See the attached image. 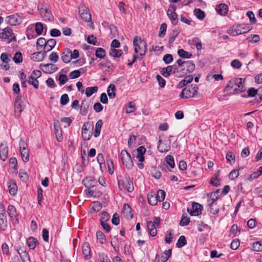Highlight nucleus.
Instances as JSON below:
<instances>
[{"label":"nucleus","instance_id":"12","mask_svg":"<svg viewBox=\"0 0 262 262\" xmlns=\"http://www.w3.org/2000/svg\"><path fill=\"white\" fill-rule=\"evenodd\" d=\"M79 12L81 18L84 21L89 22L91 20V15L86 7L80 6L79 8Z\"/></svg>","mask_w":262,"mask_h":262},{"label":"nucleus","instance_id":"1","mask_svg":"<svg viewBox=\"0 0 262 262\" xmlns=\"http://www.w3.org/2000/svg\"><path fill=\"white\" fill-rule=\"evenodd\" d=\"M252 27L248 24H235L227 30V33L232 36H236L248 32Z\"/></svg>","mask_w":262,"mask_h":262},{"label":"nucleus","instance_id":"50","mask_svg":"<svg viewBox=\"0 0 262 262\" xmlns=\"http://www.w3.org/2000/svg\"><path fill=\"white\" fill-rule=\"evenodd\" d=\"M165 160L166 162V163L169 165V166L173 168L175 166L174 161L173 157L170 155H167L166 156L165 158Z\"/></svg>","mask_w":262,"mask_h":262},{"label":"nucleus","instance_id":"64","mask_svg":"<svg viewBox=\"0 0 262 262\" xmlns=\"http://www.w3.org/2000/svg\"><path fill=\"white\" fill-rule=\"evenodd\" d=\"M253 249L255 251H262V244L260 242H254L253 244Z\"/></svg>","mask_w":262,"mask_h":262},{"label":"nucleus","instance_id":"46","mask_svg":"<svg viewBox=\"0 0 262 262\" xmlns=\"http://www.w3.org/2000/svg\"><path fill=\"white\" fill-rule=\"evenodd\" d=\"M194 15L195 16L200 20H203L205 16V12L202 10L201 9H195L194 10Z\"/></svg>","mask_w":262,"mask_h":262},{"label":"nucleus","instance_id":"5","mask_svg":"<svg viewBox=\"0 0 262 262\" xmlns=\"http://www.w3.org/2000/svg\"><path fill=\"white\" fill-rule=\"evenodd\" d=\"M120 157L123 165L127 169H130L134 164L130 154L126 150H122L120 153Z\"/></svg>","mask_w":262,"mask_h":262},{"label":"nucleus","instance_id":"45","mask_svg":"<svg viewBox=\"0 0 262 262\" xmlns=\"http://www.w3.org/2000/svg\"><path fill=\"white\" fill-rule=\"evenodd\" d=\"M111 244L113 247L115 251L118 252L119 250V245L118 239L116 236H114L111 241Z\"/></svg>","mask_w":262,"mask_h":262},{"label":"nucleus","instance_id":"20","mask_svg":"<svg viewBox=\"0 0 262 262\" xmlns=\"http://www.w3.org/2000/svg\"><path fill=\"white\" fill-rule=\"evenodd\" d=\"M123 213L124 216L128 220L133 219L134 213L132 211V208L128 204H125L123 206Z\"/></svg>","mask_w":262,"mask_h":262},{"label":"nucleus","instance_id":"16","mask_svg":"<svg viewBox=\"0 0 262 262\" xmlns=\"http://www.w3.org/2000/svg\"><path fill=\"white\" fill-rule=\"evenodd\" d=\"M233 80L234 82H236L235 85L236 86V88L234 89V90L235 92L237 93V94H238L241 93L245 92L246 90L243 84L244 79L243 80L241 78H236L233 79Z\"/></svg>","mask_w":262,"mask_h":262},{"label":"nucleus","instance_id":"63","mask_svg":"<svg viewBox=\"0 0 262 262\" xmlns=\"http://www.w3.org/2000/svg\"><path fill=\"white\" fill-rule=\"evenodd\" d=\"M43 27L41 23H36L35 24V31L38 35H41L42 33Z\"/></svg>","mask_w":262,"mask_h":262},{"label":"nucleus","instance_id":"27","mask_svg":"<svg viewBox=\"0 0 262 262\" xmlns=\"http://www.w3.org/2000/svg\"><path fill=\"white\" fill-rule=\"evenodd\" d=\"M13 34V30L10 27H6L0 33V38L7 39Z\"/></svg>","mask_w":262,"mask_h":262},{"label":"nucleus","instance_id":"15","mask_svg":"<svg viewBox=\"0 0 262 262\" xmlns=\"http://www.w3.org/2000/svg\"><path fill=\"white\" fill-rule=\"evenodd\" d=\"M235 82H234L233 79L230 80L224 90V93L230 95L238 94L237 93H235L234 91V89L236 88Z\"/></svg>","mask_w":262,"mask_h":262},{"label":"nucleus","instance_id":"30","mask_svg":"<svg viewBox=\"0 0 262 262\" xmlns=\"http://www.w3.org/2000/svg\"><path fill=\"white\" fill-rule=\"evenodd\" d=\"M146 151V149L142 146L139 147L137 149V158L138 159L140 162H143L144 161V155Z\"/></svg>","mask_w":262,"mask_h":262},{"label":"nucleus","instance_id":"53","mask_svg":"<svg viewBox=\"0 0 262 262\" xmlns=\"http://www.w3.org/2000/svg\"><path fill=\"white\" fill-rule=\"evenodd\" d=\"M166 29L167 25L165 23L162 24L160 28V31L159 32V36L160 37H164L165 35Z\"/></svg>","mask_w":262,"mask_h":262},{"label":"nucleus","instance_id":"2","mask_svg":"<svg viewBox=\"0 0 262 262\" xmlns=\"http://www.w3.org/2000/svg\"><path fill=\"white\" fill-rule=\"evenodd\" d=\"M198 86L196 84H191L183 89L180 97L183 99H188L198 96Z\"/></svg>","mask_w":262,"mask_h":262},{"label":"nucleus","instance_id":"43","mask_svg":"<svg viewBox=\"0 0 262 262\" xmlns=\"http://www.w3.org/2000/svg\"><path fill=\"white\" fill-rule=\"evenodd\" d=\"M106 55L105 50L102 48H98L95 51V56L97 58L100 59L104 58Z\"/></svg>","mask_w":262,"mask_h":262},{"label":"nucleus","instance_id":"57","mask_svg":"<svg viewBox=\"0 0 262 262\" xmlns=\"http://www.w3.org/2000/svg\"><path fill=\"white\" fill-rule=\"evenodd\" d=\"M19 176L20 179L23 182H26L29 178V176L26 172L24 171V170H20L19 171Z\"/></svg>","mask_w":262,"mask_h":262},{"label":"nucleus","instance_id":"56","mask_svg":"<svg viewBox=\"0 0 262 262\" xmlns=\"http://www.w3.org/2000/svg\"><path fill=\"white\" fill-rule=\"evenodd\" d=\"M247 39L249 42L256 43L259 41L260 37L258 35H251Z\"/></svg>","mask_w":262,"mask_h":262},{"label":"nucleus","instance_id":"58","mask_svg":"<svg viewBox=\"0 0 262 262\" xmlns=\"http://www.w3.org/2000/svg\"><path fill=\"white\" fill-rule=\"evenodd\" d=\"M168 18L170 19L171 23L173 25H176L178 22V14L177 13L170 14L168 15Z\"/></svg>","mask_w":262,"mask_h":262},{"label":"nucleus","instance_id":"39","mask_svg":"<svg viewBox=\"0 0 262 262\" xmlns=\"http://www.w3.org/2000/svg\"><path fill=\"white\" fill-rule=\"evenodd\" d=\"M9 193L12 195H15L17 192V186L13 181H10L8 185Z\"/></svg>","mask_w":262,"mask_h":262},{"label":"nucleus","instance_id":"55","mask_svg":"<svg viewBox=\"0 0 262 262\" xmlns=\"http://www.w3.org/2000/svg\"><path fill=\"white\" fill-rule=\"evenodd\" d=\"M159 202H162L165 198V192L163 190H159L156 195Z\"/></svg>","mask_w":262,"mask_h":262},{"label":"nucleus","instance_id":"40","mask_svg":"<svg viewBox=\"0 0 262 262\" xmlns=\"http://www.w3.org/2000/svg\"><path fill=\"white\" fill-rule=\"evenodd\" d=\"M28 246L31 249H34L36 246L37 241L36 238L33 237H30L27 241Z\"/></svg>","mask_w":262,"mask_h":262},{"label":"nucleus","instance_id":"34","mask_svg":"<svg viewBox=\"0 0 262 262\" xmlns=\"http://www.w3.org/2000/svg\"><path fill=\"white\" fill-rule=\"evenodd\" d=\"M103 124V122L102 120H99L96 123L94 133V136L95 137H97L100 135L101 128L102 127Z\"/></svg>","mask_w":262,"mask_h":262},{"label":"nucleus","instance_id":"51","mask_svg":"<svg viewBox=\"0 0 262 262\" xmlns=\"http://www.w3.org/2000/svg\"><path fill=\"white\" fill-rule=\"evenodd\" d=\"M148 201L151 206H155L157 204L158 200L155 194H150L148 195Z\"/></svg>","mask_w":262,"mask_h":262},{"label":"nucleus","instance_id":"60","mask_svg":"<svg viewBox=\"0 0 262 262\" xmlns=\"http://www.w3.org/2000/svg\"><path fill=\"white\" fill-rule=\"evenodd\" d=\"M170 145L166 144H159L158 146V150L161 152L167 151L170 149Z\"/></svg>","mask_w":262,"mask_h":262},{"label":"nucleus","instance_id":"26","mask_svg":"<svg viewBox=\"0 0 262 262\" xmlns=\"http://www.w3.org/2000/svg\"><path fill=\"white\" fill-rule=\"evenodd\" d=\"M82 252L86 259H89L91 257V248L88 243H84L82 245Z\"/></svg>","mask_w":262,"mask_h":262},{"label":"nucleus","instance_id":"62","mask_svg":"<svg viewBox=\"0 0 262 262\" xmlns=\"http://www.w3.org/2000/svg\"><path fill=\"white\" fill-rule=\"evenodd\" d=\"M110 215L106 211H103L101 213L100 222H106L110 220Z\"/></svg>","mask_w":262,"mask_h":262},{"label":"nucleus","instance_id":"7","mask_svg":"<svg viewBox=\"0 0 262 262\" xmlns=\"http://www.w3.org/2000/svg\"><path fill=\"white\" fill-rule=\"evenodd\" d=\"M7 216L4 206L0 204V228L5 230L7 228Z\"/></svg>","mask_w":262,"mask_h":262},{"label":"nucleus","instance_id":"52","mask_svg":"<svg viewBox=\"0 0 262 262\" xmlns=\"http://www.w3.org/2000/svg\"><path fill=\"white\" fill-rule=\"evenodd\" d=\"M96 237L101 244H104L105 242V237L103 233L101 231L96 232Z\"/></svg>","mask_w":262,"mask_h":262},{"label":"nucleus","instance_id":"35","mask_svg":"<svg viewBox=\"0 0 262 262\" xmlns=\"http://www.w3.org/2000/svg\"><path fill=\"white\" fill-rule=\"evenodd\" d=\"M116 91V87L114 84H111L107 90V93L110 98H114L116 96L115 92Z\"/></svg>","mask_w":262,"mask_h":262},{"label":"nucleus","instance_id":"13","mask_svg":"<svg viewBox=\"0 0 262 262\" xmlns=\"http://www.w3.org/2000/svg\"><path fill=\"white\" fill-rule=\"evenodd\" d=\"M7 212L14 224L18 223V220L17 218V212L16 208L12 205H9L7 208Z\"/></svg>","mask_w":262,"mask_h":262},{"label":"nucleus","instance_id":"22","mask_svg":"<svg viewBox=\"0 0 262 262\" xmlns=\"http://www.w3.org/2000/svg\"><path fill=\"white\" fill-rule=\"evenodd\" d=\"M17 252L23 262H31L29 255L26 250L23 249L19 248L17 250Z\"/></svg>","mask_w":262,"mask_h":262},{"label":"nucleus","instance_id":"9","mask_svg":"<svg viewBox=\"0 0 262 262\" xmlns=\"http://www.w3.org/2000/svg\"><path fill=\"white\" fill-rule=\"evenodd\" d=\"M192 210L187 208V211L191 216H197L201 214L203 207L198 203L193 202L192 204Z\"/></svg>","mask_w":262,"mask_h":262},{"label":"nucleus","instance_id":"31","mask_svg":"<svg viewBox=\"0 0 262 262\" xmlns=\"http://www.w3.org/2000/svg\"><path fill=\"white\" fill-rule=\"evenodd\" d=\"M46 56L44 52H37L32 54L31 59L35 61H40L43 60Z\"/></svg>","mask_w":262,"mask_h":262},{"label":"nucleus","instance_id":"48","mask_svg":"<svg viewBox=\"0 0 262 262\" xmlns=\"http://www.w3.org/2000/svg\"><path fill=\"white\" fill-rule=\"evenodd\" d=\"M84 71L83 68H81L79 70H74L70 73L69 76L71 79L78 78L80 76L81 72H84Z\"/></svg>","mask_w":262,"mask_h":262},{"label":"nucleus","instance_id":"11","mask_svg":"<svg viewBox=\"0 0 262 262\" xmlns=\"http://www.w3.org/2000/svg\"><path fill=\"white\" fill-rule=\"evenodd\" d=\"M39 68L42 72L48 74L53 73L58 70L57 67L52 63L40 64Z\"/></svg>","mask_w":262,"mask_h":262},{"label":"nucleus","instance_id":"38","mask_svg":"<svg viewBox=\"0 0 262 262\" xmlns=\"http://www.w3.org/2000/svg\"><path fill=\"white\" fill-rule=\"evenodd\" d=\"M179 33V30L177 28H174L172 30V32L170 33V36L168 39L169 43L171 44L174 41Z\"/></svg>","mask_w":262,"mask_h":262},{"label":"nucleus","instance_id":"49","mask_svg":"<svg viewBox=\"0 0 262 262\" xmlns=\"http://www.w3.org/2000/svg\"><path fill=\"white\" fill-rule=\"evenodd\" d=\"M187 244V241L184 235H181L178 240L176 244L177 248H181Z\"/></svg>","mask_w":262,"mask_h":262},{"label":"nucleus","instance_id":"32","mask_svg":"<svg viewBox=\"0 0 262 262\" xmlns=\"http://www.w3.org/2000/svg\"><path fill=\"white\" fill-rule=\"evenodd\" d=\"M90 106L89 103L86 101H82L80 106V113L82 116H85L87 114L88 109Z\"/></svg>","mask_w":262,"mask_h":262},{"label":"nucleus","instance_id":"37","mask_svg":"<svg viewBox=\"0 0 262 262\" xmlns=\"http://www.w3.org/2000/svg\"><path fill=\"white\" fill-rule=\"evenodd\" d=\"M195 64L192 61H187L186 64H185L183 70L186 69V71L190 73H192L195 69Z\"/></svg>","mask_w":262,"mask_h":262},{"label":"nucleus","instance_id":"36","mask_svg":"<svg viewBox=\"0 0 262 262\" xmlns=\"http://www.w3.org/2000/svg\"><path fill=\"white\" fill-rule=\"evenodd\" d=\"M123 54L121 50H117L116 48H111L109 51V55L113 57H119Z\"/></svg>","mask_w":262,"mask_h":262},{"label":"nucleus","instance_id":"29","mask_svg":"<svg viewBox=\"0 0 262 262\" xmlns=\"http://www.w3.org/2000/svg\"><path fill=\"white\" fill-rule=\"evenodd\" d=\"M147 227L149 231V233L151 236H155L157 235V230L156 228L155 224L152 221H149L147 222Z\"/></svg>","mask_w":262,"mask_h":262},{"label":"nucleus","instance_id":"33","mask_svg":"<svg viewBox=\"0 0 262 262\" xmlns=\"http://www.w3.org/2000/svg\"><path fill=\"white\" fill-rule=\"evenodd\" d=\"M193 76L192 75H189L184 78V79L181 80L178 85V87L179 88L185 86L186 84L190 83L193 80Z\"/></svg>","mask_w":262,"mask_h":262},{"label":"nucleus","instance_id":"25","mask_svg":"<svg viewBox=\"0 0 262 262\" xmlns=\"http://www.w3.org/2000/svg\"><path fill=\"white\" fill-rule=\"evenodd\" d=\"M40 15L45 20L52 21L53 20V16L51 11L47 9H41L40 11Z\"/></svg>","mask_w":262,"mask_h":262},{"label":"nucleus","instance_id":"41","mask_svg":"<svg viewBox=\"0 0 262 262\" xmlns=\"http://www.w3.org/2000/svg\"><path fill=\"white\" fill-rule=\"evenodd\" d=\"M178 55L183 58H190L192 56V54L189 53V52L185 51L184 50L181 49H179L178 51Z\"/></svg>","mask_w":262,"mask_h":262},{"label":"nucleus","instance_id":"54","mask_svg":"<svg viewBox=\"0 0 262 262\" xmlns=\"http://www.w3.org/2000/svg\"><path fill=\"white\" fill-rule=\"evenodd\" d=\"M136 110V106L135 103L130 101L127 103V107L126 110V113L129 114L134 112Z\"/></svg>","mask_w":262,"mask_h":262},{"label":"nucleus","instance_id":"8","mask_svg":"<svg viewBox=\"0 0 262 262\" xmlns=\"http://www.w3.org/2000/svg\"><path fill=\"white\" fill-rule=\"evenodd\" d=\"M179 70L176 65L169 66L160 70L161 74L165 77L169 76L172 73H176Z\"/></svg>","mask_w":262,"mask_h":262},{"label":"nucleus","instance_id":"3","mask_svg":"<svg viewBox=\"0 0 262 262\" xmlns=\"http://www.w3.org/2000/svg\"><path fill=\"white\" fill-rule=\"evenodd\" d=\"M135 52L139 53L141 56H144L147 50L146 43L141 37H136L133 41Z\"/></svg>","mask_w":262,"mask_h":262},{"label":"nucleus","instance_id":"4","mask_svg":"<svg viewBox=\"0 0 262 262\" xmlns=\"http://www.w3.org/2000/svg\"><path fill=\"white\" fill-rule=\"evenodd\" d=\"M118 187L120 190H127L129 192L133 191V183L129 176H126L123 180L118 181Z\"/></svg>","mask_w":262,"mask_h":262},{"label":"nucleus","instance_id":"14","mask_svg":"<svg viewBox=\"0 0 262 262\" xmlns=\"http://www.w3.org/2000/svg\"><path fill=\"white\" fill-rule=\"evenodd\" d=\"M87 125H89L88 123L86 124L84 123L82 127L81 135L82 138L84 140H89L90 139L92 134H91V132L89 130V129H93V125L90 124L89 128H88Z\"/></svg>","mask_w":262,"mask_h":262},{"label":"nucleus","instance_id":"23","mask_svg":"<svg viewBox=\"0 0 262 262\" xmlns=\"http://www.w3.org/2000/svg\"><path fill=\"white\" fill-rule=\"evenodd\" d=\"M8 148L7 145H5L2 143L0 145V158L1 159L5 161L8 157Z\"/></svg>","mask_w":262,"mask_h":262},{"label":"nucleus","instance_id":"42","mask_svg":"<svg viewBox=\"0 0 262 262\" xmlns=\"http://www.w3.org/2000/svg\"><path fill=\"white\" fill-rule=\"evenodd\" d=\"M27 82L30 85H33L35 89H37L38 88V81L37 79L32 77V76L30 75L29 77Z\"/></svg>","mask_w":262,"mask_h":262},{"label":"nucleus","instance_id":"10","mask_svg":"<svg viewBox=\"0 0 262 262\" xmlns=\"http://www.w3.org/2000/svg\"><path fill=\"white\" fill-rule=\"evenodd\" d=\"M6 21L11 26H16L21 23V19L17 13L7 16Z\"/></svg>","mask_w":262,"mask_h":262},{"label":"nucleus","instance_id":"47","mask_svg":"<svg viewBox=\"0 0 262 262\" xmlns=\"http://www.w3.org/2000/svg\"><path fill=\"white\" fill-rule=\"evenodd\" d=\"M171 255V249L165 250L162 254L161 259L162 262H166Z\"/></svg>","mask_w":262,"mask_h":262},{"label":"nucleus","instance_id":"44","mask_svg":"<svg viewBox=\"0 0 262 262\" xmlns=\"http://www.w3.org/2000/svg\"><path fill=\"white\" fill-rule=\"evenodd\" d=\"M98 88L97 86L88 87L85 90V95L88 97H90L94 93H96L98 91Z\"/></svg>","mask_w":262,"mask_h":262},{"label":"nucleus","instance_id":"19","mask_svg":"<svg viewBox=\"0 0 262 262\" xmlns=\"http://www.w3.org/2000/svg\"><path fill=\"white\" fill-rule=\"evenodd\" d=\"M216 12L222 16L227 15L228 11V7L224 3L216 5L215 7Z\"/></svg>","mask_w":262,"mask_h":262},{"label":"nucleus","instance_id":"59","mask_svg":"<svg viewBox=\"0 0 262 262\" xmlns=\"http://www.w3.org/2000/svg\"><path fill=\"white\" fill-rule=\"evenodd\" d=\"M14 62L18 63L23 61L22 54L20 52H17L13 58Z\"/></svg>","mask_w":262,"mask_h":262},{"label":"nucleus","instance_id":"18","mask_svg":"<svg viewBox=\"0 0 262 262\" xmlns=\"http://www.w3.org/2000/svg\"><path fill=\"white\" fill-rule=\"evenodd\" d=\"M24 106L21 105V101L20 97L17 96L14 103V111L15 113V116H19L20 113L24 110Z\"/></svg>","mask_w":262,"mask_h":262},{"label":"nucleus","instance_id":"21","mask_svg":"<svg viewBox=\"0 0 262 262\" xmlns=\"http://www.w3.org/2000/svg\"><path fill=\"white\" fill-rule=\"evenodd\" d=\"M54 127L56 138L58 141L60 142L62 141L63 137L62 135L61 128L60 127L59 123L58 121L54 122Z\"/></svg>","mask_w":262,"mask_h":262},{"label":"nucleus","instance_id":"24","mask_svg":"<svg viewBox=\"0 0 262 262\" xmlns=\"http://www.w3.org/2000/svg\"><path fill=\"white\" fill-rule=\"evenodd\" d=\"M56 41L54 39H50L48 41H46V43L44 47V53L46 54L47 52H48L51 51L56 45Z\"/></svg>","mask_w":262,"mask_h":262},{"label":"nucleus","instance_id":"61","mask_svg":"<svg viewBox=\"0 0 262 262\" xmlns=\"http://www.w3.org/2000/svg\"><path fill=\"white\" fill-rule=\"evenodd\" d=\"M190 222V220L188 217L184 214H183L181 220L180 222V225L181 226H185L187 225Z\"/></svg>","mask_w":262,"mask_h":262},{"label":"nucleus","instance_id":"17","mask_svg":"<svg viewBox=\"0 0 262 262\" xmlns=\"http://www.w3.org/2000/svg\"><path fill=\"white\" fill-rule=\"evenodd\" d=\"M82 184L86 188H91L96 185L97 181L93 177H89L83 180Z\"/></svg>","mask_w":262,"mask_h":262},{"label":"nucleus","instance_id":"28","mask_svg":"<svg viewBox=\"0 0 262 262\" xmlns=\"http://www.w3.org/2000/svg\"><path fill=\"white\" fill-rule=\"evenodd\" d=\"M61 59L64 63H69L71 59V50L70 49H66L62 52L61 55Z\"/></svg>","mask_w":262,"mask_h":262},{"label":"nucleus","instance_id":"6","mask_svg":"<svg viewBox=\"0 0 262 262\" xmlns=\"http://www.w3.org/2000/svg\"><path fill=\"white\" fill-rule=\"evenodd\" d=\"M27 144L25 141L19 143V150L21 158L24 162H27L29 160V149L27 148Z\"/></svg>","mask_w":262,"mask_h":262}]
</instances>
